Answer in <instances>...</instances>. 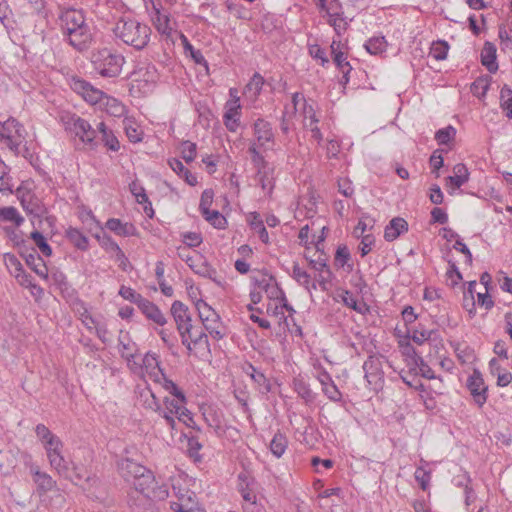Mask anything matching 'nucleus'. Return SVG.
Listing matches in <instances>:
<instances>
[{"mask_svg": "<svg viewBox=\"0 0 512 512\" xmlns=\"http://www.w3.org/2000/svg\"><path fill=\"white\" fill-rule=\"evenodd\" d=\"M332 277V271L330 269H325V271L319 272L315 281L318 283L319 288L322 291L327 292L330 289Z\"/></svg>", "mask_w": 512, "mask_h": 512, "instance_id": "nucleus-54", "label": "nucleus"}, {"mask_svg": "<svg viewBox=\"0 0 512 512\" xmlns=\"http://www.w3.org/2000/svg\"><path fill=\"white\" fill-rule=\"evenodd\" d=\"M153 495L130 491L127 496V504L132 512H150L154 509Z\"/></svg>", "mask_w": 512, "mask_h": 512, "instance_id": "nucleus-14", "label": "nucleus"}, {"mask_svg": "<svg viewBox=\"0 0 512 512\" xmlns=\"http://www.w3.org/2000/svg\"><path fill=\"white\" fill-rule=\"evenodd\" d=\"M226 112L224 113V124L226 128L231 131L235 132L239 126V118H240V111H241V105L239 103V98L236 97L235 99H231L226 103Z\"/></svg>", "mask_w": 512, "mask_h": 512, "instance_id": "nucleus-17", "label": "nucleus"}, {"mask_svg": "<svg viewBox=\"0 0 512 512\" xmlns=\"http://www.w3.org/2000/svg\"><path fill=\"white\" fill-rule=\"evenodd\" d=\"M131 485L133 487L131 491L150 494L153 495L154 498L164 499L168 496L166 487H159L158 490L155 489V477L150 470L136 481H133Z\"/></svg>", "mask_w": 512, "mask_h": 512, "instance_id": "nucleus-8", "label": "nucleus"}, {"mask_svg": "<svg viewBox=\"0 0 512 512\" xmlns=\"http://www.w3.org/2000/svg\"><path fill=\"white\" fill-rule=\"evenodd\" d=\"M416 481L420 484L422 490H426L430 481V472L418 467L414 473Z\"/></svg>", "mask_w": 512, "mask_h": 512, "instance_id": "nucleus-61", "label": "nucleus"}, {"mask_svg": "<svg viewBox=\"0 0 512 512\" xmlns=\"http://www.w3.org/2000/svg\"><path fill=\"white\" fill-rule=\"evenodd\" d=\"M156 11V28L157 30L166 35H170L172 27L170 26V17L166 14H161L160 10L154 6Z\"/></svg>", "mask_w": 512, "mask_h": 512, "instance_id": "nucleus-45", "label": "nucleus"}, {"mask_svg": "<svg viewBox=\"0 0 512 512\" xmlns=\"http://www.w3.org/2000/svg\"><path fill=\"white\" fill-rule=\"evenodd\" d=\"M34 482L37 484L38 489L43 493L51 491L56 486V481L45 472L43 474H39L38 477H35Z\"/></svg>", "mask_w": 512, "mask_h": 512, "instance_id": "nucleus-48", "label": "nucleus"}, {"mask_svg": "<svg viewBox=\"0 0 512 512\" xmlns=\"http://www.w3.org/2000/svg\"><path fill=\"white\" fill-rule=\"evenodd\" d=\"M490 81L491 77L488 75L478 77L472 84H471V92L474 96H477L479 98H482L486 95L487 91L490 87Z\"/></svg>", "mask_w": 512, "mask_h": 512, "instance_id": "nucleus-36", "label": "nucleus"}, {"mask_svg": "<svg viewBox=\"0 0 512 512\" xmlns=\"http://www.w3.org/2000/svg\"><path fill=\"white\" fill-rule=\"evenodd\" d=\"M154 381L161 384L162 387L169 392L171 395L175 396L182 403L186 402V396L182 390L170 379H168L163 372L162 369H159V373L154 374Z\"/></svg>", "mask_w": 512, "mask_h": 512, "instance_id": "nucleus-25", "label": "nucleus"}, {"mask_svg": "<svg viewBox=\"0 0 512 512\" xmlns=\"http://www.w3.org/2000/svg\"><path fill=\"white\" fill-rule=\"evenodd\" d=\"M448 50V43L443 40H438L432 43L430 48V55L438 61L444 60L447 57Z\"/></svg>", "mask_w": 512, "mask_h": 512, "instance_id": "nucleus-40", "label": "nucleus"}, {"mask_svg": "<svg viewBox=\"0 0 512 512\" xmlns=\"http://www.w3.org/2000/svg\"><path fill=\"white\" fill-rule=\"evenodd\" d=\"M387 42L384 37H374L367 41L365 44L366 50L372 54L377 55L385 51Z\"/></svg>", "mask_w": 512, "mask_h": 512, "instance_id": "nucleus-42", "label": "nucleus"}, {"mask_svg": "<svg viewBox=\"0 0 512 512\" xmlns=\"http://www.w3.org/2000/svg\"><path fill=\"white\" fill-rule=\"evenodd\" d=\"M113 32L125 44L142 50L149 42L151 29L134 19H121L116 23Z\"/></svg>", "mask_w": 512, "mask_h": 512, "instance_id": "nucleus-1", "label": "nucleus"}, {"mask_svg": "<svg viewBox=\"0 0 512 512\" xmlns=\"http://www.w3.org/2000/svg\"><path fill=\"white\" fill-rule=\"evenodd\" d=\"M171 315L176 323L179 334H188L192 338V319L188 307L181 301H174L171 305Z\"/></svg>", "mask_w": 512, "mask_h": 512, "instance_id": "nucleus-7", "label": "nucleus"}, {"mask_svg": "<svg viewBox=\"0 0 512 512\" xmlns=\"http://www.w3.org/2000/svg\"><path fill=\"white\" fill-rule=\"evenodd\" d=\"M246 373L250 375L251 379L259 386V389L262 393L270 392V381L262 372L258 371L252 364H248Z\"/></svg>", "mask_w": 512, "mask_h": 512, "instance_id": "nucleus-30", "label": "nucleus"}, {"mask_svg": "<svg viewBox=\"0 0 512 512\" xmlns=\"http://www.w3.org/2000/svg\"><path fill=\"white\" fill-rule=\"evenodd\" d=\"M50 466L57 471V473L64 477L65 479H68L70 481H74L73 476L70 473V468L68 462L65 460L63 455H60L58 457L52 458L50 461Z\"/></svg>", "mask_w": 512, "mask_h": 512, "instance_id": "nucleus-33", "label": "nucleus"}, {"mask_svg": "<svg viewBox=\"0 0 512 512\" xmlns=\"http://www.w3.org/2000/svg\"><path fill=\"white\" fill-rule=\"evenodd\" d=\"M305 258L309 261V265L312 269L317 272L325 271V269H330L327 265V256L324 252H321L317 258H310L305 255Z\"/></svg>", "mask_w": 512, "mask_h": 512, "instance_id": "nucleus-52", "label": "nucleus"}, {"mask_svg": "<svg viewBox=\"0 0 512 512\" xmlns=\"http://www.w3.org/2000/svg\"><path fill=\"white\" fill-rule=\"evenodd\" d=\"M106 228L119 236H133L136 228L131 223H123L120 219L110 218L106 222Z\"/></svg>", "mask_w": 512, "mask_h": 512, "instance_id": "nucleus-27", "label": "nucleus"}, {"mask_svg": "<svg viewBox=\"0 0 512 512\" xmlns=\"http://www.w3.org/2000/svg\"><path fill=\"white\" fill-rule=\"evenodd\" d=\"M67 239L78 249L85 251L89 247L88 238L78 229L70 227L66 231Z\"/></svg>", "mask_w": 512, "mask_h": 512, "instance_id": "nucleus-31", "label": "nucleus"}, {"mask_svg": "<svg viewBox=\"0 0 512 512\" xmlns=\"http://www.w3.org/2000/svg\"><path fill=\"white\" fill-rule=\"evenodd\" d=\"M62 120L65 125V129L76 137H79L82 143L89 145L91 148H94L97 145L95 141L97 130L92 128L87 120L77 116L76 114L67 115L66 117H63Z\"/></svg>", "mask_w": 512, "mask_h": 512, "instance_id": "nucleus-4", "label": "nucleus"}, {"mask_svg": "<svg viewBox=\"0 0 512 512\" xmlns=\"http://www.w3.org/2000/svg\"><path fill=\"white\" fill-rule=\"evenodd\" d=\"M500 107L512 108V89L508 85H504L500 91Z\"/></svg>", "mask_w": 512, "mask_h": 512, "instance_id": "nucleus-64", "label": "nucleus"}, {"mask_svg": "<svg viewBox=\"0 0 512 512\" xmlns=\"http://www.w3.org/2000/svg\"><path fill=\"white\" fill-rule=\"evenodd\" d=\"M119 294L126 300L136 304L137 306L144 300V297L137 293L134 289L126 286H122L119 290Z\"/></svg>", "mask_w": 512, "mask_h": 512, "instance_id": "nucleus-53", "label": "nucleus"}, {"mask_svg": "<svg viewBox=\"0 0 512 512\" xmlns=\"http://www.w3.org/2000/svg\"><path fill=\"white\" fill-rule=\"evenodd\" d=\"M170 508L174 512H194L196 509H200L197 507L195 493L188 490L184 493H180L178 501L171 502Z\"/></svg>", "mask_w": 512, "mask_h": 512, "instance_id": "nucleus-20", "label": "nucleus"}, {"mask_svg": "<svg viewBox=\"0 0 512 512\" xmlns=\"http://www.w3.org/2000/svg\"><path fill=\"white\" fill-rule=\"evenodd\" d=\"M95 237L99 241V244L107 252H114L115 254L121 249L119 245L109 236L106 232L101 230L100 233L96 234Z\"/></svg>", "mask_w": 512, "mask_h": 512, "instance_id": "nucleus-41", "label": "nucleus"}, {"mask_svg": "<svg viewBox=\"0 0 512 512\" xmlns=\"http://www.w3.org/2000/svg\"><path fill=\"white\" fill-rule=\"evenodd\" d=\"M455 135L456 129L453 126H448L446 128L439 129L435 134V139L437 140L438 144L446 145L452 139H454Z\"/></svg>", "mask_w": 512, "mask_h": 512, "instance_id": "nucleus-50", "label": "nucleus"}, {"mask_svg": "<svg viewBox=\"0 0 512 512\" xmlns=\"http://www.w3.org/2000/svg\"><path fill=\"white\" fill-rule=\"evenodd\" d=\"M239 491L246 502L244 506L245 512H260V507L256 503V495L248 488V484L246 487L240 485Z\"/></svg>", "mask_w": 512, "mask_h": 512, "instance_id": "nucleus-35", "label": "nucleus"}, {"mask_svg": "<svg viewBox=\"0 0 512 512\" xmlns=\"http://www.w3.org/2000/svg\"><path fill=\"white\" fill-rule=\"evenodd\" d=\"M364 377L369 385H374L375 388L382 385L383 371L382 363L379 357L369 356L363 364Z\"/></svg>", "mask_w": 512, "mask_h": 512, "instance_id": "nucleus-12", "label": "nucleus"}, {"mask_svg": "<svg viewBox=\"0 0 512 512\" xmlns=\"http://www.w3.org/2000/svg\"><path fill=\"white\" fill-rule=\"evenodd\" d=\"M206 221L217 229H224L227 225L226 218L217 210H208L207 214H202Z\"/></svg>", "mask_w": 512, "mask_h": 512, "instance_id": "nucleus-46", "label": "nucleus"}, {"mask_svg": "<svg viewBox=\"0 0 512 512\" xmlns=\"http://www.w3.org/2000/svg\"><path fill=\"white\" fill-rule=\"evenodd\" d=\"M409 351H411L413 354V356H412L413 363L416 367L419 368L421 376L424 378H427V379H434L435 374H434L433 370L431 369V367L424 361V359L421 356L417 355L415 350L412 347L409 348Z\"/></svg>", "mask_w": 512, "mask_h": 512, "instance_id": "nucleus-38", "label": "nucleus"}, {"mask_svg": "<svg viewBox=\"0 0 512 512\" xmlns=\"http://www.w3.org/2000/svg\"><path fill=\"white\" fill-rule=\"evenodd\" d=\"M466 386L474 402L479 407H482L487 401L488 386L485 384L482 374L478 370H474L468 377Z\"/></svg>", "mask_w": 512, "mask_h": 512, "instance_id": "nucleus-9", "label": "nucleus"}, {"mask_svg": "<svg viewBox=\"0 0 512 512\" xmlns=\"http://www.w3.org/2000/svg\"><path fill=\"white\" fill-rule=\"evenodd\" d=\"M287 446V437L281 432H277L270 442V451L275 457L280 458L286 451Z\"/></svg>", "mask_w": 512, "mask_h": 512, "instance_id": "nucleus-32", "label": "nucleus"}, {"mask_svg": "<svg viewBox=\"0 0 512 512\" xmlns=\"http://www.w3.org/2000/svg\"><path fill=\"white\" fill-rule=\"evenodd\" d=\"M30 237L44 256L50 257L52 255V248L41 232L35 230L30 234Z\"/></svg>", "mask_w": 512, "mask_h": 512, "instance_id": "nucleus-43", "label": "nucleus"}, {"mask_svg": "<svg viewBox=\"0 0 512 512\" xmlns=\"http://www.w3.org/2000/svg\"><path fill=\"white\" fill-rule=\"evenodd\" d=\"M59 20L63 35L87 25L83 12L73 8L63 10Z\"/></svg>", "mask_w": 512, "mask_h": 512, "instance_id": "nucleus-11", "label": "nucleus"}, {"mask_svg": "<svg viewBox=\"0 0 512 512\" xmlns=\"http://www.w3.org/2000/svg\"><path fill=\"white\" fill-rule=\"evenodd\" d=\"M294 389L300 397L306 401L313 399V392L303 378H295L293 381Z\"/></svg>", "mask_w": 512, "mask_h": 512, "instance_id": "nucleus-47", "label": "nucleus"}, {"mask_svg": "<svg viewBox=\"0 0 512 512\" xmlns=\"http://www.w3.org/2000/svg\"><path fill=\"white\" fill-rule=\"evenodd\" d=\"M253 132L260 148H264L267 143L274 142V133L271 124L264 119H257L253 124Z\"/></svg>", "mask_w": 512, "mask_h": 512, "instance_id": "nucleus-16", "label": "nucleus"}, {"mask_svg": "<svg viewBox=\"0 0 512 512\" xmlns=\"http://www.w3.org/2000/svg\"><path fill=\"white\" fill-rule=\"evenodd\" d=\"M481 63L487 68L490 73H495L498 70V63L496 61V47L490 42H486L481 51Z\"/></svg>", "mask_w": 512, "mask_h": 512, "instance_id": "nucleus-26", "label": "nucleus"}, {"mask_svg": "<svg viewBox=\"0 0 512 512\" xmlns=\"http://www.w3.org/2000/svg\"><path fill=\"white\" fill-rule=\"evenodd\" d=\"M119 469L124 479L130 484L136 481L144 473H147L149 469L146 467L130 460L124 459L119 463Z\"/></svg>", "mask_w": 512, "mask_h": 512, "instance_id": "nucleus-18", "label": "nucleus"}, {"mask_svg": "<svg viewBox=\"0 0 512 512\" xmlns=\"http://www.w3.org/2000/svg\"><path fill=\"white\" fill-rule=\"evenodd\" d=\"M64 36L67 37L68 43L78 51L88 49L92 42V32L88 24Z\"/></svg>", "mask_w": 512, "mask_h": 512, "instance_id": "nucleus-13", "label": "nucleus"}, {"mask_svg": "<svg viewBox=\"0 0 512 512\" xmlns=\"http://www.w3.org/2000/svg\"><path fill=\"white\" fill-rule=\"evenodd\" d=\"M21 255L24 257L27 266H29V268L33 270L39 277L43 279L48 278L47 266L44 260L40 257V255L37 254L34 249L29 252L22 253Z\"/></svg>", "mask_w": 512, "mask_h": 512, "instance_id": "nucleus-21", "label": "nucleus"}, {"mask_svg": "<svg viewBox=\"0 0 512 512\" xmlns=\"http://www.w3.org/2000/svg\"><path fill=\"white\" fill-rule=\"evenodd\" d=\"M265 293L267 294V297L269 299H280V301H285V293L284 291L279 287L276 280L271 283V285L266 289Z\"/></svg>", "mask_w": 512, "mask_h": 512, "instance_id": "nucleus-59", "label": "nucleus"}, {"mask_svg": "<svg viewBox=\"0 0 512 512\" xmlns=\"http://www.w3.org/2000/svg\"><path fill=\"white\" fill-rule=\"evenodd\" d=\"M0 221L13 222L17 227L21 226L24 218L13 206L0 208Z\"/></svg>", "mask_w": 512, "mask_h": 512, "instance_id": "nucleus-34", "label": "nucleus"}, {"mask_svg": "<svg viewBox=\"0 0 512 512\" xmlns=\"http://www.w3.org/2000/svg\"><path fill=\"white\" fill-rule=\"evenodd\" d=\"M24 132L23 125L13 117L0 122V137L5 140L8 148L16 155L20 154L19 148L25 139Z\"/></svg>", "mask_w": 512, "mask_h": 512, "instance_id": "nucleus-5", "label": "nucleus"}, {"mask_svg": "<svg viewBox=\"0 0 512 512\" xmlns=\"http://www.w3.org/2000/svg\"><path fill=\"white\" fill-rule=\"evenodd\" d=\"M34 184L32 181H24L17 187L15 194L19 199L22 208L26 213L36 218H45L46 223L51 226L55 218L46 216L47 208L42 201L33 192Z\"/></svg>", "mask_w": 512, "mask_h": 512, "instance_id": "nucleus-3", "label": "nucleus"}, {"mask_svg": "<svg viewBox=\"0 0 512 512\" xmlns=\"http://www.w3.org/2000/svg\"><path fill=\"white\" fill-rule=\"evenodd\" d=\"M70 86L73 91L80 94L85 101L96 104L98 102H101L104 97V93L93 87L89 82L85 81L84 79L73 77L71 79Z\"/></svg>", "mask_w": 512, "mask_h": 512, "instance_id": "nucleus-10", "label": "nucleus"}, {"mask_svg": "<svg viewBox=\"0 0 512 512\" xmlns=\"http://www.w3.org/2000/svg\"><path fill=\"white\" fill-rule=\"evenodd\" d=\"M434 334L433 330H425V329H415L412 334V340L421 345L425 341L431 339V336Z\"/></svg>", "mask_w": 512, "mask_h": 512, "instance_id": "nucleus-63", "label": "nucleus"}, {"mask_svg": "<svg viewBox=\"0 0 512 512\" xmlns=\"http://www.w3.org/2000/svg\"><path fill=\"white\" fill-rule=\"evenodd\" d=\"M182 158L187 162L190 163L194 161L196 157V144L191 141H183L180 145Z\"/></svg>", "mask_w": 512, "mask_h": 512, "instance_id": "nucleus-51", "label": "nucleus"}, {"mask_svg": "<svg viewBox=\"0 0 512 512\" xmlns=\"http://www.w3.org/2000/svg\"><path fill=\"white\" fill-rule=\"evenodd\" d=\"M293 279L306 290H310V274L302 269L297 263H294L292 269Z\"/></svg>", "mask_w": 512, "mask_h": 512, "instance_id": "nucleus-39", "label": "nucleus"}, {"mask_svg": "<svg viewBox=\"0 0 512 512\" xmlns=\"http://www.w3.org/2000/svg\"><path fill=\"white\" fill-rule=\"evenodd\" d=\"M4 262L10 274L13 275L14 277L17 275V273L23 271V266L21 262L14 254H4Z\"/></svg>", "mask_w": 512, "mask_h": 512, "instance_id": "nucleus-49", "label": "nucleus"}, {"mask_svg": "<svg viewBox=\"0 0 512 512\" xmlns=\"http://www.w3.org/2000/svg\"><path fill=\"white\" fill-rule=\"evenodd\" d=\"M119 469L124 479L130 484L136 481L144 473H147L149 469L146 467L130 460L124 459L119 463Z\"/></svg>", "mask_w": 512, "mask_h": 512, "instance_id": "nucleus-19", "label": "nucleus"}, {"mask_svg": "<svg viewBox=\"0 0 512 512\" xmlns=\"http://www.w3.org/2000/svg\"><path fill=\"white\" fill-rule=\"evenodd\" d=\"M263 84L264 78L259 73H255L246 85V90L251 92L254 96H257L260 94Z\"/></svg>", "mask_w": 512, "mask_h": 512, "instance_id": "nucleus-55", "label": "nucleus"}, {"mask_svg": "<svg viewBox=\"0 0 512 512\" xmlns=\"http://www.w3.org/2000/svg\"><path fill=\"white\" fill-rule=\"evenodd\" d=\"M54 284L60 290L61 295L67 301L71 303H76L84 306V303L78 298L77 291L72 287V285L68 282L67 277L62 272H57L52 275Z\"/></svg>", "mask_w": 512, "mask_h": 512, "instance_id": "nucleus-15", "label": "nucleus"}, {"mask_svg": "<svg viewBox=\"0 0 512 512\" xmlns=\"http://www.w3.org/2000/svg\"><path fill=\"white\" fill-rule=\"evenodd\" d=\"M196 309L198 311L199 318L209 334L215 340L222 339L224 336L222 323L220 322V316L215 312V310L203 300H198L196 302Z\"/></svg>", "mask_w": 512, "mask_h": 512, "instance_id": "nucleus-6", "label": "nucleus"}, {"mask_svg": "<svg viewBox=\"0 0 512 512\" xmlns=\"http://www.w3.org/2000/svg\"><path fill=\"white\" fill-rule=\"evenodd\" d=\"M346 59L347 57L343 52H335V56L333 57L337 68L342 72V74H350L352 70L350 63Z\"/></svg>", "mask_w": 512, "mask_h": 512, "instance_id": "nucleus-56", "label": "nucleus"}, {"mask_svg": "<svg viewBox=\"0 0 512 512\" xmlns=\"http://www.w3.org/2000/svg\"><path fill=\"white\" fill-rule=\"evenodd\" d=\"M322 391L331 401L339 402L342 399V394L334 382L328 383Z\"/></svg>", "mask_w": 512, "mask_h": 512, "instance_id": "nucleus-60", "label": "nucleus"}, {"mask_svg": "<svg viewBox=\"0 0 512 512\" xmlns=\"http://www.w3.org/2000/svg\"><path fill=\"white\" fill-rule=\"evenodd\" d=\"M350 259V252L347 246H339L335 254V264L339 267H343Z\"/></svg>", "mask_w": 512, "mask_h": 512, "instance_id": "nucleus-62", "label": "nucleus"}, {"mask_svg": "<svg viewBox=\"0 0 512 512\" xmlns=\"http://www.w3.org/2000/svg\"><path fill=\"white\" fill-rule=\"evenodd\" d=\"M106 99L105 110L106 112L114 117H121L124 115L126 108L125 106L115 98L108 97L104 94L103 99Z\"/></svg>", "mask_w": 512, "mask_h": 512, "instance_id": "nucleus-37", "label": "nucleus"}, {"mask_svg": "<svg viewBox=\"0 0 512 512\" xmlns=\"http://www.w3.org/2000/svg\"><path fill=\"white\" fill-rule=\"evenodd\" d=\"M255 180L268 195H271L275 186L274 167L272 165L257 170Z\"/></svg>", "mask_w": 512, "mask_h": 512, "instance_id": "nucleus-24", "label": "nucleus"}, {"mask_svg": "<svg viewBox=\"0 0 512 512\" xmlns=\"http://www.w3.org/2000/svg\"><path fill=\"white\" fill-rule=\"evenodd\" d=\"M408 231V223L404 218L395 217L385 227L384 238L391 242L396 240L401 234Z\"/></svg>", "mask_w": 512, "mask_h": 512, "instance_id": "nucleus-23", "label": "nucleus"}, {"mask_svg": "<svg viewBox=\"0 0 512 512\" xmlns=\"http://www.w3.org/2000/svg\"><path fill=\"white\" fill-rule=\"evenodd\" d=\"M133 81L139 83L144 82L145 86L155 83L157 79V73L154 66H147L146 68H140L138 71L133 73Z\"/></svg>", "mask_w": 512, "mask_h": 512, "instance_id": "nucleus-29", "label": "nucleus"}, {"mask_svg": "<svg viewBox=\"0 0 512 512\" xmlns=\"http://www.w3.org/2000/svg\"><path fill=\"white\" fill-rule=\"evenodd\" d=\"M101 141L112 151H118L120 148L119 141L111 130H109L107 134L101 135Z\"/></svg>", "mask_w": 512, "mask_h": 512, "instance_id": "nucleus-58", "label": "nucleus"}, {"mask_svg": "<svg viewBox=\"0 0 512 512\" xmlns=\"http://www.w3.org/2000/svg\"><path fill=\"white\" fill-rule=\"evenodd\" d=\"M138 308L150 321H153L160 326H164L167 323V319L159 307L148 299L144 298Z\"/></svg>", "mask_w": 512, "mask_h": 512, "instance_id": "nucleus-22", "label": "nucleus"}, {"mask_svg": "<svg viewBox=\"0 0 512 512\" xmlns=\"http://www.w3.org/2000/svg\"><path fill=\"white\" fill-rule=\"evenodd\" d=\"M91 63L94 70L102 77L114 78L121 73L125 59L109 48H102L92 52Z\"/></svg>", "mask_w": 512, "mask_h": 512, "instance_id": "nucleus-2", "label": "nucleus"}, {"mask_svg": "<svg viewBox=\"0 0 512 512\" xmlns=\"http://www.w3.org/2000/svg\"><path fill=\"white\" fill-rule=\"evenodd\" d=\"M214 193L211 189H206L202 192L199 209L202 214H207L208 210H210V206L213 203Z\"/></svg>", "mask_w": 512, "mask_h": 512, "instance_id": "nucleus-57", "label": "nucleus"}, {"mask_svg": "<svg viewBox=\"0 0 512 512\" xmlns=\"http://www.w3.org/2000/svg\"><path fill=\"white\" fill-rule=\"evenodd\" d=\"M250 227L256 233H258L260 240L267 244L269 242L268 232L263 224V221L259 218L258 213L253 214V220L250 222Z\"/></svg>", "mask_w": 512, "mask_h": 512, "instance_id": "nucleus-44", "label": "nucleus"}, {"mask_svg": "<svg viewBox=\"0 0 512 512\" xmlns=\"http://www.w3.org/2000/svg\"><path fill=\"white\" fill-rule=\"evenodd\" d=\"M453 176L447 177V182L458 189L469 180V171L465 164L458 163L453 167Z\"/></svg>", "mask_w": 512, "mask_h": 512, "instance_id": "nucleus-28", "label": "nucleus"}]
</instances>
